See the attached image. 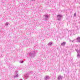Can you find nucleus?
Wrapping results in <instances>:
<instances>
[{
    "mask_svg": "<svg viewBox=\"0 0 80 80\" xmlns=\"http://www.w3.org/2000/svg\"><path fill=\"white\" fill-rule=\"evenodd\" d=\"M37 53V51H32L31 52L29 53V56L31 57V58H33Z\"/></svg>",
    "mask_w": 80,
    "mask_h": 80,
    "instance_id": "f257e3e1",
    "label": "nucleus"
},
{
    "mask_svg": "<svg viewBox=\"0 0 80 80\" xmlns=\"http://www.w3.org/2000/svg\"><path fill=\"white\" fill-rule=\"evenodd\" d=\"M44 17L45 20H48L49 17L48 15L45 14L44 16Z\"/></svg>",
    "mask_w": 80,
    "mask_h": 80,
    "instance_id": "f03ea898",
    "label": "nucleus"
},
{
    "mask_svg": "<svg viewBox=\"0 0 80 80\" xmlns=\"http://www.w3.org/2000/svg\"><path fill=\"white\" fill-rule=\"evenodd\" d=\"M62 15H58L57 16V18L58 20H61V18H62Z\"/></svg>",
    "mask_w": 80,
    "mask_h": 80,
    "instance_id": "7ed1b4c3",
    "label": "nucleus"
},
{
    "mask_svg": "<svg viewBox=\"0 0 80 80\" xmlns=\"http://www.w3.org/2000/svg\"><path fill=\"white\" fill-rule=\"evenodd\" d=\"M76 51L78 53L77 57L78 58H80V55L79 54L80 53V50H78L77 49L76 50Z\"/></svg>",
    "mask_w": 80,
    "mask_h": 80,
    "instance_id": "20e7f679",
    "label": "nucleus"
},
{
    "mask_svg": "<svg viewBox=\"0 0 80 80\" xmlns=\"http://www.w3.org/2000/svg\"><path fill=\"white\" fill-rule=\"evenodd\" d=\"M62 78H63V76H59L58 77V80H62Z\"/></svg>",
    "mask_w": 80,
    "mask_h": 80,
    "instance_id": "39448f33",
    "label": "nucleus"
},
{
    "mask_svg": "<svg viewBox=\"0 0 80 80\" xmlns=\"http://www.w3.org/2000/svg\"><path fill=\"white\" fill-rule=\"evenodd\" d=\"M29 76V74H25L24 75L25 78L27 79V78H28V77Z\"/></svg>",
    "mask_w": 80,
    "mask_h": 80,
    "instance_id": "423d86ee",
    "label": "nucleus"
},
{
    "mask_svg": "<svg viewBox=\"0 0 80 80\" xmlns=\"http://www.w3.org/2000/svg\"><path fill=\"white\" fill-rule=\"evenodd\" d=\"M65 44H66V42H63L61 44V46H64V45H65Z\"/></svg>",
    "mask_w": 80,
    "mask_h": 80,
    "instance_id": "0eeeda50",
    "label": "nucleus"
},
{
    "mask_svg": "<svg viewBox=\"0 0 80 80\" xmlns=\"http://www.w3.org/2000/svg\"><path fill=\"white\" fill-rule=\"evenodd\" d=\"M77 40L78 41V42H79V43H80V37H78V38H77Z\"/></svg>",
    "mask_w": 80,
    "mask_h": 80,
    "instance_id": "6e6552de",
    "label": "nucleus"
},
{
    "mask_svg": "<svg viewBox=\"0 0 80 80\" xmlns=\"http://www.w3.org/2000/svg\"><path fill=\"white\" fill-rule=\"evenodd\" d=\"M49 78H50L49 76H47L45 77L44 78H45V80H48V79H49Z\"/></svg>",
    "mask_w": 80,
    "mask_h": 80,
    "instance_id": "1a4fd4ad",
    "label": "nucleus"
},
{
    "mask_svg": "<svg viewBox=\"0 0 80 80\" xmlns=\"http://www.w3.org/2000/svg\"><path fill=\"white\" fill-rule=\"evenodd\" d=\"M52 43H53L52 42H50L49 43H48V46L52 45Z\"/></svg>",
    "mask_w": 80,
    "mask_h": 80,
    "instance_id": "9d476101",
    "label": "nucleus"
},
{
    "mask_svg": "<svg viewBox=\"0 0 80 80\" xmlns=\"http://www.w3.org/2000/svg\"><path fill=\"white\" fill-rule=\"evenodd\" d=\"M70 33H71V35H72V34H73V33H74V32H73V30H71L70 32Z\"/></svg>",
    "mask_w": 80,
    "mask_h": 80,
    "instance_id": "9b49d317",
    "label": "nucleus"
},
{
    "mask_svg": "<svg viewBox=\"0 0 80 80\" xmlns=\"http://www.w3.org/2000/svg\"><path fill=\"white\" fill-rule=\"evenodd\" d=\"M23 62H24V61H23V60H22V61H20L21 63H23Z\"/></svg>",
    "mask_w": 80,
    "mask_h": 80,
    "instance_id": "f8f14e48",
    "label": "nucleus"
},
{
    "mask_svg": "<svg viewBox=\"0 0 80 80\" xmlns=\"http://www.w3.org/2000/svg\"><path fill=\"white\" fill-rule=\"evenodd\" d=\"M76 28L78 30H79L80 29V28Z\"/></svg>",
    "mask_w": 80,
    "mask_h": 80,
    "instance_id": "ddd939ff",
    "label": "nucleus"
},
{
    "mask_svg": "<svg viewBox=\"0 0 80 80\" xmlns=\"http://www.w3.org/2000/svg\"><path fill=\"white\" fill-rule=\"evenodd\" d=\"M74 16H76V13H74Z\"/></svg>",
    "mask_w": 80,
    "mask_h": 80,
    "instance_id": "4468645a",
    "label": "nucleus"
},
{
    "mask_svg": "<svg viewBox=\"0 0 80 80\" xmlns=\"http://www.w3.org/2000/svg\"><path fill=\"white\" fill-rule=\"evenodd\" d=\"M18 77V74L16 75V77Z\"/></svg>",
    "mask_w": 80,
    "mask_h": 80,
    "instance_id": "2eb2a0df",
    "label": "nucleus"
},
{
    "mask_svg": "<svg viewBox=\"0 0 80 80\" xmlns=\"http://www.w3.org/2000/svg\"><path fill=\"white\" fill-rule=\"evenodd\" d=\"M33 73V72H29V73Z\"/></svg>",
    "mask_w": 80,
    "mask_h": 80,
    "instance_id": "dca6fc26",
    "label": "nucleus"
},
{
    "mask_svg": "<svg viewBox=\"0 0 80 80\" xmlns=\"http://www.w3.org/2000/svg\"><path fill=\"white\" fill-rule=\"evenodd\" d=\"M74 40H73L72 41V43H73V42H74Z\"/></svg>",
    "mask_w": 80,
    "mask_h": 80,
    "instance_id": "f3484780",
    "label": "nucleus"
},
{
    "mask_svg": "<svg viewBox=\"0 0 80 80\" xmlns=\"http://www.w3.org/2000/svg\"><path fill=\"white\" fill-rule=\"evenodd\" d=\"M36 0H31V1H35Z\"/></svg>",
    "mask_w": 80,
    "mask_h": 80,
    "instance_id": "a211bd4d",
    "label": "nucleus"
},
{
    "mask_svg": "<svg viewBox=\"0 0 80 80\" xmlns=\"http://www.w3.org/2000/svg\"><path fill=\"white\" fill-rule=\"evenodd\" d=\"M70 42H72V41L71 40H70Z\"/></svg>",
    "mask_w": 80,
    "mask_h": 80,
    "instance_id": "6ab92c4d",
    "label": "nucleus"
}]
</instances>
